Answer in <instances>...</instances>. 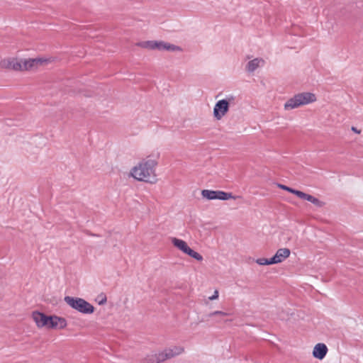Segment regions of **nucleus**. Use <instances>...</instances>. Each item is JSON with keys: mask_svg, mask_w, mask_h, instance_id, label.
<instances>
[{"mask_svg": "<svg viewBox=\"0 0 363 363\" xmlns=\"http://www.w3.org/2000/svg\"><path fill=\"white\" fill-rule=\"evenodd\" d=\"M64 300L70 307L82 313L91 314L94 312V306L83 298L66 296Z\"/></svg>", "mask_w": 363, "mask_h": 363, "instance_id": "4", "label": "nucleus"}, {"mask_svg": "<svg viewBox=\"0 0 363 363\" xmlns=\"http://www.w3.org/2000/svg\"><path fill=\"white\" fill-rule=\"evenodd\" d=\"M159 353L160 354V358H162V360L163 362L165 361L166 359H171L175 357L174 352L169 347L165 349L164 351Z\"/></svg>", "mask_w": 363, "mask_h": 363, "instance_id": "16", "label": "nucleus"}, {"mask_svg": "<svg viewBox=\"0 0 363 363\" xmlns=\"http://www.w3.org/2000/svg\"><path fill=\"white\" fill-rule=\"evenodd\" d=\"M45 60L40 58L22 59V71L35 69L38 65H42Z\"/></svg>", "mask_w": 363, "mask_h": 363, "instance_id": "8", "label": "nucleus"}, {"mask_svg": "<svg viewBox=\"0 0 363 363\" xmlns=\"http://www.w3.org/2000/svg\"><path fill=\"white\" fill-rule=\"evenodd\" d=\"M165 43L164 41L147 40L137 43V45L149 50H164Z\"/></svg>", "mask_w": 363, "mask_h": 363, "instance_id": "7", "label": "nucleus"}, {"mask_svg": "<svg viewBox=\"0 0 363 363\" xmlns=\"http://www.w3.org/2000/svg\"><path fill=\"white\" fill-rule=\"evenodd\" d=\"M164 50H168L170 52H175V51H182V49L177 45L170 44L169 43H165V47Z\"/></svg>", "mask_w": 363, "mask_h": 363, "instance_id": "19", "label": "nucleus"}, {"mask_svg": "<svg viewBox=\"0 0 363 363\" xmlns=\"http://www.w3.org/2000/svg\"><path fill=\"white\" fill-rule=\"evenodd\" d=\"M235 99V97L234 96L230 95V96H228L223 100H226L227 101V102L228 103V106L230 107V106L231 104H234Z\"/></svg>", "mask_w": 363, "mask_h": 363, "instance_id": "23", "label": "nucleus"}, {"mask_svg": "<svg viewBox=\"0 0 363 363\" xmlns=\"http://www.w3.org/2000/svg\"><path fill=\"white\" fill-rule=\"evenodd\" d=\"M84 233L89 235V236H91V237H99L100 235L99 234H96V233H91V231H89V230H84Z\"/></svg>", "mask_w": 363, "mask_h": 363, "instance_id": "24", "label": "nucleus"}, {"mask_svg": "<svg viewBox=\"0 0 363 363\" xmlns=\"http://www.w3.org/2000/svg\"><path fill=\"white\" fill-rule=\"evenodd\" d=\"M186 254L188 255L189 257L195 259L197 261L201 262L203 260L202 255H200L199 252L192 250L191 247L189 248V250H187Z\"/></svg>", "mask_w": 363, "mask_h": 363, "instance_id": "18", "label": "nucleus"}, {"mask_svg": "<svg viewBox=\"0 0 363 363\" xmlns=\"http://www.w3.org/2000/svg\"><path fill=\"white\" fill-rule=\"evenodd\" d=\"M201 196L208 200H221L226 201L230 199H235L232 193L225 192L223 191L203 189L201 191Z\"/></svg>", "mask_w": 363, "mask_h": 363, "instance_id": "5", "label": "nucleus"}, {"mask_svg": "<svg viewBox=\"0 0 363 363\" xmlns=\"http://www.w3.org/2000/svg\"><path fill=\"white\" fill-rule=\"evenodd\" d=\"M291 251L288 248L279 249L275 255L272 257L273 264H278L283 262L285 259L289 257Z\"/></svg>", "mask_w": 363, "mask_h": 363, "instance_id": "9", "label": "nucleus"}, {"mask_svg": "<svg viewBox=\"0 0 363 363\" xmlns=\"http://www.w3.org/2000/svg\"><path fill=\"white\" fill-rule=\"evenodd\" d=\"M278 186L281 189H283V190H285L288 192H290L294 195H296V196H298L299 198L300 196V194H301V191H299V190H296V189H292L289 186H287L286 185H284V184H278Z\"/></svg>", "mask_w": 363, "mask_h": 363, "instance_id": "17", "label": "nucleus"}, {"mask_svg": "<svg viewBox=\"0 0 363 363\" xmlns=\"http://www.w3.org/2000/svg\"><path fill=\"white\" fill-rule=\"evenodd\" d=\"M157 161L150 156L141 160L130 172L131 176L138 180L153 184L157 181L155 167Z\"/></svg>", "mask_w": 363, "mask_h": 363, "instance_id": "1", "label": "nucleus"}, {"mask_svg": "<svg viewBox=\"0 0 363 363\" xmlns=\"http://www.w3.org/2000/svg\"><path fill=\"white\" fill-rule=\"evenodd\" d=\"M352 130L354 131L356 133H360V130H358L357 129V128H355V127H352Z\"/></svg>", "mask_w": 363, "mask_h": 363, "instance_id": "27", "label": "nucleus"}, {"mask_svg": "<svg viewBox=\"0 0 363 363\" xmlns=\"http://www.w3.org/2000/svg\"><path fill=\"white\" fill-rule=\"evenodd\" d=\"M316 101L314 94L310 92H303L296 94L294 97L289 99L284 104L286 110H291L298 108Z\"/></svg>", "mask_w": 363, "mask_h": 363, "instance_id": "3", "label": "nucleus"}, {"mask_svg": "<svg viewBox=\"0 0 363 363\" xmlns=\"http://www.w3.org/2000/svg\"><path fill=\"white\" fill-rule=\"evenodd\" d=\"M328 350V347L324 343H318L313 348V356L315 358L321 360L325 357Z\"/></svg>", "mask_w": 363, "mask_h": 363, "instance_id": "10", "label": "nucleus"}, {"mask_svg": "<svg viewBox=\"0 0 363 363\" xmlns=\"http://www.w3.org/2000/svg\"><path fill=\"white\" fill-rule=\"evenodd\" d=\"M3 65L8 69L15 71H22V59H11L7 61H4Z\"/></svg>", "mask_w": 363, "mask_h": 363, "instance_id": "11", "label": "nucleus"}, {"mask_svg": "<svg viewBox=\"0 0 363 363\" xmlns=\"http://www.w3.org/2000/svg\"><path fill=\"white\" fill-rule=\"evenodd\" d=\"M169 348L172 350L175 356L182 354L184 351V348L182 346H173Z\"/></svg>", "mask_w": 363, "mask_h": 363, "instance_id": "21", "label": "nucleus"}, {"mask_svg": "<svg viewBox=\"0 0 363 363\" xmlns=\"http://www.w3.org/2000/svg\"><path fill=\"white\" fill-rule=\"evenodd\" d=\"M229 314L228 313H225V312H223V311H213L212 313H210L209 314L207 315V316L208 318H211V317H213L214 315L227 316Z\"/></svg>", "mask_w": 363, "mask_h": 363, "instance_id": "22", "label": "nucleus"}, {"mask_svg": "<svg viewBox=\"0 0 363 363\" xmlns=\"http://www.w3.org/2000/svg\"><path fill=\"white\" fill-rule=\"evenodd\" d=\"M299 198L303 200H306L319 208H321L325 206V202L319 200L318 199L314 197L312 195L306 194L303 191L301 192V194H300Z\"/></svg>", "mask_w": 363, "mask_h": 363, "instance_id": "12", "label": "nucleus"}, {"mask_svg": "<svg viewBox=\"0 0 363 363\" xmlns=\"http://www.w3.org/2000/svg\"><path fill=\"white\" fill-rule=\"evenodd\" d=\"M172 242L174 247L180 250L184 254L186 253L187 250L190 247L184 240L176 238H172Z\"/></svg>", "mask_w": 363, "mask_h": 363, "instance_id": "14", "label": "nucleus"}, {"mask_svg": "<svg viewBox=\"0 0 363 363\" xmlns=\"http://www.w3.org/2000/svg\"><path fill=\"white\" fill-rule=\"evenodd\" d=\"M256 263L259 265H270L274 264L273 262H272V257L269 259L267 258H259L256 260Z\"/></svg>", "mask_w": 363, "mask_h": 363, "instance_id": "20", "label": "nucleus"}, {"mask_svg": "<svg viewBox=\"0 0 363 363\" xmlns=\"http://www.w3.org/2000/svg\"><path fill=\"white\" fill-rule=\"evenodd\" d=\"M32 318L38 328L45 327L48 329H64L67 325L65 318L55 315H48L38 311L33 312Z\"/></svg>", "mask_w": 363, "mask_h": 363, "instance_id": "2", "label": "nucleus"}, {"mask_svg": "<svg viewBox=\"0 0 363 363\" xmlns=\"http://www.w3.org/2000/svg\"><path fill=\"white\" fill-rule=\"evenodd\" d=\"M260 63L264 64V61L262 58H255L250 61H249L246 65V70L248 72H253L255 71L259 67Z\"/></svg>", "mask_w": 363, "mask_h": 363, "instance_id": "13", "label": "nucleus"}, {"mask_svg": "<svg viewBox=\"0 0 363 363\" xmlns=\"http://www.w3.org/2000/svg\"><path fill=\"white\" fill-rule=\"evenodd\" d=\"M163 361L162 358H160V353L155 354H149L147 355L143 360L141 363H161Z\"/></svg>", "mask_w": 363, "mask_h": 363, "instance_id": "15", "label": "nucleus"}, {"mask_svg": "<svg viewBox=\"0 0 363 363\" xmlns=\"http://www.w3.org/2000/svg\"><path fill=\"white\" fill-rule=\"evenodd\" d=\"M107 298L105 295L103 296V298L101 299V301L99 302V305H104L106 303Z\"/></svg>", "mask_w": 363, "mask_h": 363, "instance_id": "26", "label": "nucleus"}, {"mask_svg": "<svg viewBox=\"0 0 363 363\" xmlns=\"http://www.w3.org/2000/svg\"><path fill=\"white\" fill-rule=\"evenodd\" d=\"M229 106L226 100L218 101L213 108V116L217 120H220L228 111Z\"/></svg>", "mask_w": 363, "mask_h": 363, "instance_id": "6", "label": "nucleus"}, {"mask_svg": "<svg viewBox=\"0 0 363 363\" xmlns=\"http://www.w3.org/2000/svg\"><path fill=\"white\" fill-rule=\"evenodd\" d=\"M218 298V291L217 290H216L214 291V294L209 297V299L213 301V300H215V299H217Z\"/></svg>", "mask_w": 363, "mask_h": 363, "instance_id": "25", "label": "nucleus"}]
</instances>
